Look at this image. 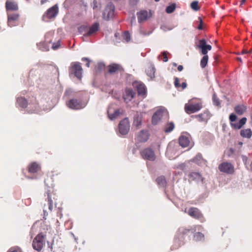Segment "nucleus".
Returning <instances> with one entry per match:
<instances>
[{
	"label": "nucleus",
	"instance_id": "1",
	"mask_svg": "<svg viewBox=\"0 0 252 252\" xmlns=\"http://www.w3.org/2000/svg\"><path fill=\"white\" fill-rule=\"evenodd\" d=\"M202 108V100L197 98H194L189 100L185 105V111L190 114L199 111Z\"/></svg>",
	"mask_w": 252,
	"mask_h": 252
},
{
	"label": "nucleus",
	"instance_id": "2",
	"mask_svg": "<svg viewBox=\"0 0 252 252\" xmlns=\"http://www.w3.org/2000/svg\"><path fill=\"white\" fill-rule=\"evenodd\" d=\"M199 43L198 47L201 49V54L204 55L200 61V66L204 68L206 66L208 62L209 57L207 55L208 51H210L212 49V46L206 44V41L205 39L200 40Z\"/></svg>",
	"mask_w": 252,
	"mask_h": 252
},
{
	"label": "nucleus",
	"instance_id": "3",
	"mask_svg": "<svg viewBox=\"0 0 252 252\" xmlns=\"http://www.w3.org/2000/svg\"><path fill=\"white\" fill-rule=\"evenodd\" d=\"M69 71L70 73L73 74L78 79H81L82 77L83 69L80 63H72L70 67Z\"/></svg>",
	"mask_w": 252,
	"mask_h": 252
},
{
	"label": "nucleus",
	"instance_id": "4",
	"mask_svg": "<svg viewBox=\"0 0 252 252\" xmlns=\"http://www.w3.org/2000/svg\"><path fill=\"white\" fill-rule=\"evenodd\" d=\"M140 154L142 158L146 160L153 161L155 160L156 158L154 150L150 148L144 149L140 151Z\"/></svg>",
	"mask_w": 252,
	"mask_h": 252
},
{
	"label": "nucleus",
	"instance_id": "5",
	"mask_svg": "<svg viewBox=\"0 0 252 252\" xmlns=\"http://www.w3.org/2000/svg\"><path fill=\"white\" fill-rule=\"evenodd\" d=\"M218 169L220 172L226 174H233L235 172L234 166L228 162L220 163L218 166Z\"/></svg>",
	"mask_w": 252,
	"mask_h": 252
},
{
	"label": "nucleus",
	"instance_id": "6",
	"mask_svg": "<svg viewBox=\"0 0 252 252\" xmlns=\"http://www.w3.org/2000/svg\"><path fill=\"white\" fill-rule=\"evenodd\" d=\"M45 244L44 235L40 233L37 235L34 239L32 242L33 248L37 251H40Z\"/></svg>",
	"mask_w": 252,
	"mask_h": 252
},
{
	"label": "nucleus",
	"instance_id": "7",
	"mask_svg": "<svg viewBox=\"0 0 252 252\" xmlns=\"http://www.w3.org/2000/svg\"><path fill=\"white\" fill-rule=\"evenodd\" d=\"M66 105L70 109L79 110L83 108L85 104L81 100L75 98L71 99L66 102Z\"/></svg>",
	"mask_w": 252,
	"mask_h": 252
},
{
	"label": "nucleus",
	"instance_id": "8",
	"mask_svg": "<svg viewBox=\"0 0 252 252\" xmlns=\"http://www.w3.org/2000/svg\"><path fill=\"white\" fill-rule=\"evenodd\" d=\"M58 13V7L55 5L49 8L45 13L43 15L42 19L45 21H47L48 19L54 18Z\"/></svg>",
	"mask_w": 252,
	"mask_h": 252
},
{
	"label": "nucleus",
	"instance_id": "9",
	"mask_svg": "<svg viewBox=\"0 0 252 252\" xmlns=\"http://www.w3.org/2000/svg\"><path fill=\"white\" fill-rule=\"evenodd\" d=\"M114 12L115 6L112 3H109L104 11L103 14V19L106 20H109L111 19L113 17L114 15Z\"/></svg>",
	"mask_w": 252,
	"mask_h": 252
},
{
	"label": "nucleus",
	"instance_id": "10",
	"mask_svg": "<svg viewBox=\"0 0 252 252\" xmlns=\"http://www.w3.org/2000/svg\"><path fill=\"white\" fill-rule=\"evenodd\" d=\"M130 128L129 122L128 118H126L122 120L119 125V130L122 135H126L128 133Z\"/></svg>",
	"mask_w": 252,
	"mask_h": 252
},
{
	"label": "nucleus",
	"instance_id": "11",
	"mask_svg": "<svg viewBox=\"0 0 252 252\" xmlns=\"http://www.w3.org/2000/svg\"><path fill=\"white\" fill-rule=\"evenodd\" d=\"M124 71V68L120 64L112 63L107 66V72L110 74L123 73Z\"/></svg>",
	"mask_w": 252,
	"mask_h": 252
},
{
	"label": "nucleus",
	"instance_id": "12",
	"mask_svg": "<svg viewBox=\"0 0 252 252\" xmlns=\"http://www.w3.org/2000/svg\"><path fill=\"white\" fill-rule=\"evenodd\" d=\"M133 85L136 88L139 95L145 97L147 94V89L145 84L141 82H135Z\"/></svg>",
	"mask_w": 252,
	"mask_h": 252
},
{
	"label": "nucleus",
	"instance_id": "13",
	"mask_svg": "<svg viewBox=\"0 0 252 252\" xmlns=\"http://www.w3.org/2000/svg\"><path fill=\"white\" fill-rule=\"evenodd\" d=\"M166 112L164 110L159 109L157 110L153 115L152 119V122L153 125H157L162 118L166 115Z\"/></svg>",
	"mask_w": 252,
	"mask_h": 252
},
{
	"label": "nucleus",
	"instance_id": "14",
	"mask_svg": "<svg viewBox=\"0 0 252 252\" xmlns=\"http://www.w3.org/2000/svg\"><path fill=\"white\" fill-rule=\"evenodd\" d=\"M18 13L8 14V25L10 27H14L18 25V21L19 18Z\"/></svg>",
	"mask_w": 252,
	"mask_h": 252
},
{
	"label": "nucleus",
	"instance_id": "15",
	"mask_svg": "<svg viewBox=\"0 0 252 252\" xmlns=\"http://www.w3.org/2000/svg\"><path fill=\"white\" fill-rule=\"evenodd\" d=\"M149 134L147 130H142L137 134L135 139L139 142H145L148 140Z\"/></svg>",
	"mask_w": 252,
	"mask_h": 252
},
{
	"label": "nucleus",
	"instance_id": "16",
	"mask_svg": "<svg viewBox=\"0 0 252 252\" xmlns=\"http://www.w3.org/2000/svg\"><path fill=\"white\" fill-rule=\"evenodd\" d=\"M189 181H196V182H203V178L202 175L199 172H190L188 174Z\"/></svg>",
	"mask_w": 252,
	"mask_h": 252
},
{
	"label": "nucleus",
	"instance_id": "17",
	"mask_svg": "<svg viewBox=\"0 0 252 252\" xmlns=\"http://www.w3.org/2000/svg\"><path fill=\"white\" fill-rule=\"evenodd\" d=\"M135 95V93L132 89L126 88L125 90V92L123 96L124 101L126 103H128L134 98Z\"/></svg>",
	"mask_w": 252,
	"mask_h": 252
},
{
	"label": "nucleus",
	"instance_id": "18",
	"mask_svg": "<svg viewBox=\"0 0 252 252\" xmlns=\"http://www.w3.org/2000/svg\"><path fill=\"white\" fill-rule=\"evenodd\" d=\"M179 143L183 148L188 147L190 143L189 135L187 134L181 135L179 138Z\"/></svg>",
	"mask_w": 252,
	"mask_h": 252
},
{
	"label": "nucleus",
	"instance_id": "19",
	"mask_svg": "<svg viewBox=\"0 0 252 252\" xmlns=\"http://www.w3.org/2000/svg\"><path fill=\"white\" fill-rule=\"evenodd\" d=\"M5 8L7 11H17L19 9L17 2L13 0H7L5 2Z\"/></svg>",
	"mask_w": 252,
	"mask_h": 252
},
{
	"label": "nucleus",
	"instance_id": "20",
	"mask_svg": "<svg viewBox=\"0 0 252 252\" xmlns=\"http://www.w3.org/2000/svg\"><path fill=\"white\" fill-rule=\"evenodd\" d=\"M195 117L197 119L199 122L207 123L211 118V114L209 111H205L202 113L195 115Z\"/></svg>",
	"mask_w": 252,
	"mask_h": 252
},
{
	"label": "nucleus",
	"instance_id": "21",
	"mask_svg": "<svg viewBox=\"0 0 252 252\" xmlns=\"http://www.w3.org/2000/svg\"><path fill=\"white\" fill-rule=\"evenodd\" d=\"M41 169L40 166L36 162L29 164L28 167V172L30 173H35Z\"/></svg>",
	"mask_w": 252,
	"mask_h": 252
},
{
	"label": "nucleus",
	"instance_id": "22",
	"mask_svg": "<svg viewBox=\"0 0 252 252\" xmlns=\"http://www.w3.org/2000/svg\"><path fill=\"white\" fill-rule=\"evenodd\" d=\"M99 28V24L98 23H94L91 27H90L89 30L84 34V35L89 36L92 35L98 31Z\"/></svg>",
	"mask_w": 252,
	"mask_h": 252
},
{
	"label": "nucleus",
	"instance_id": "23",
	"mask_svg": "<svg viewBox=\"0 0 252 252\" xmlns=\"http://www.w3.org/2000/svg\"><path fill=\"white\" fill-rule=\"evenodd\" d=\"M188 214L194 218H199L201 216V214L199 210L196 208L191 207L188 210Z\"/></svg>",
	"mask_w": 252,
	"mask_h": 252
},
{
	"label": "nucleus",
	"instance_id": "24",
	"mask_svg": "<svg viewBox=\"0 0 252 252\" xmlns=\"http://www.w3.org/2000/svg\"><path fill=\"white\" fill-rule=\"evenodd\" d=\"M138 21L141 23L146 21L148 17V13L147 10H143L137 13Z\"/></svg>",
	"mask_w": 252,
	"mask_h": 252
},
{
	"label": "nucleus",
	"instance_id": "25",
	"mask_svg": "<svg viewBox=\"0 0 252 252\" xmlns=\"http://www.w3.org/2000/svg\"><path fill=\"white\" fill-rule=\"evenodd\" d=\"M246 110L247 106L243 104L238 105L234 107V111L238 115H243Z\"/></svg>",
	"mask_w": 252,
	"mask_h": 252
},
{
	"label": "nucleus",
	"instance_id": "26",
	"mask_svg": "<svg viewBox=\"0 0 252 252\" xmlns=\"http://www.w3.org/2000/svg\"><path fill=\"white\" fill-rule=\"evenodd\" d=\"M156 69L153 65H149L146 69V72L147 75L150 77L151 79H153L155 77Z\"/></svg>",
	"mask_w": 252,
	"mask_h": 252
},
{
	"label": "nucleus",
	"instance_id": "27",
	"mask_svg": "<svg viewBox=\"0 0 252 252\" xmlns=\"http://www.w3.org/2000/svg\"><path fill=\"white\" fill-rule=\"evenodd\" d=\"M156 182L160 187L164 188L167 185V182L164 176H160L156 179Z\"/></svg>",
	"mask_w": 252,
	"mask_h": 252
},
{
	"label": "nucleus",
	"instance_id": "28",
	"mask_svg": "<svg viewBox=\"0 0 252 252\" xmlns=\"http://www.w3.org/2000/svg\"><path fill=\"white\" fill-rule=\"evenodd\" d=\"M17 102L18 104L22 108H25L28 106L27 100L23 97H20L17 98Z\"/></svg>",
	"mask_w": 252,
	"mask_h": 252
},
{
	"label": "nucleus",
	"instance_id": "29",
	"mask_svg": "<svg viewBox=\"0 0 252 252\" xmlns=\"http://www.w3.org/2000/svg\"><path fill=\"white\" fill-rule=\"evenodd\" d=\"M240 135L243 137L250 138L252 135V131L250 128L242 129L240 131Z\"/></svg>",
	"mask_w": 252,
	"mask_h": 252
},
{
	"label": "nucleus",
	"instance_id": "30",
	"mask_svg": "<svg viewBox=\"0 0 252 252\" xmlns=\"http://www.w3.org/2000/svg\"><path fill=\"white\" fill-rule=\"evenodd\" d=\"M55 197V194H51L48 192L47 199L49 205H57L58 203Z\"/></svg>",
	"mask_w": 252,
	"mask_h": 252
},
{
	"label": "nucleus",
	"instance_id": "31",
	"mask_svg": "<svg viewBox=\"0 0 252 252\" xmlns=\"http://www.w3.org/2000/svg\"><path fill=\"white\" fill-rule=\"evenodd\" d=\"M174 127L175 125L173 122H168L165 125L164 131L166 133H169L174 129Z\"/></svg>",
	"mask_w": 252,
	"mask_h": 252
},
{
	"label": "nucleus",
	"instance_id": "32",
	"mask_svg": "<svg viewBox=\"0 0 252 252\" xmlns=\"http://www.w3.org/2000/svg\"><path fill=\"white\" fill-rule=\"evenodd\" d=\"M179 82H180L179 79L177 77H176L175 78V81H174V85H175V87L177 88H179L180 87H181L182 90L185 89L187 86V83L186 82H183L182 83L181 85H180L179 83Z\"/></svg>",
	"mask_w": 252,
	"mask_h": 252
},
{
	"label": "nucleus",
	"instance_id": "33",
	"mask_svg": "<svg viewBox=\"0 0 252 252\" xmlns=\"http://www.w3.org/2000/svg\"><path fill=\"white\" fill-rule=\"evenodd\" d=\"M120 114V110L117 109L113 113H110V110H108V115L110 119L113 120L116 119Z\"/></svg>",
	"mask_w": 252,
	"mask_h": 252
},
{
	"label": "nucleus",
	"instance_id": "34",
	"mask_svg": "<svg viewBox=\"0 0 252 252\" xmlns=\"http://www.w3.org/2000/svg\"><path fill=\"white\" fill-rule=\"evenodd\" d=\"M203 160L201 154H197L193 159L192 161L199 164L201 163V161Z\"/></svg>",
	"mask_w": 252,
	"mask_h": 252
},
{
	"label": "nucleus",
	"instance_id": "35",
	"mask_svg": "<svg viewBox=\"0 0 252 252\" xmlns=\"http://www.w3.org/2000/svg\"><path fill=\"white\" fill-rule=\"evenodd\" d=\"M176 8V4L175 3H172V4L168 6L166 8V12L167 13H171L174 12Z\"/></svg>",
	"mask_w": 252,
	"mask_h": 252
},
{
	"label": "nucleus",
	"instance_id": "36",
	"mask_svg": "<svg viewBox=\"0 0 252 252\" xmlns=\"http://www.w3.org/2000/svg\"><path fill=\"white\" fill-rule=\"evenodd\" d=\"M194 239L196 241L203 240L204 239V235L200 232H197L194 235Z\"/></svg>",
	"mask_w": 252,
	"mask_h": 252
},
{
	"label": "nucleus",
	"instance_id": "37",
	"mask_svg": "<svg viewBox=\"0 0 252 252\" xmlns=\"http://www.w3.org/2000/svg\"><path fill=\"white\" fill-rule=\"evenodd\" d=\"M190 7L195 11H198L200 9V7L198 6V2L197 1H192L190 3Z\"/></svg>",
	"mask_w": 252,
	"mask_h": 252
},
{
	"label": "nucleus",
	"instance_id": "38",
	"mask_svg": "<svg viewBox=\"0 0 252 252\" xmlns=\"http://www.w3.org/2000/svg\"><path fill=\"white\" fill-rule=\"evenodd\" d=\"M54 33L52 32H47L45 35V39L46 41L48 43H51L52 42V38L53 36Z\"/></svg>",
	"mask_w": 252,
	"mask_h": 252
},
{
	"label": "nucleus",
	"instance_id": "39",
	"mask_svg": "<svg viewBox=\"0 0 252 252\" xmlns=\"http://www.w3.org/2000/svg\"><path fill=\"white\" fill-rule=\"evenodd\" d=\"M213 100L214 105L218 106L220 105V103L219 99L218 98L217 95L215 94H214L213 95Z\"/></svg>",
	"mask_w": 252,
	"mask_h": 252
},
{
	"label": "nucleus",
	"instance_id": "40",
	"mask_svg": "<svg viewBox=\"0 0 252 252\" xmlns=\"http://www.w3.org/2000/svg\"><path fill=\"white\" fill-rule=\"evenodd\" d=\"M123 38L126 42H128L130 40V35L128 32H126L123 35Z\"/></svg>",
	"mask_w": 252,
	"mask_h": 252
},
{
	"label": "nucleus",
	"instance_id": "41",
	"mask_svg": "<svg viewBox=\"0 0 252 252\" xmlns=\"http://www.w3.org/2000/svg\"><path fill=\"white\" fill-rule=\"evenodd\" d=\"M142 120L141 118L137 117L134 119V124L136 126V127H138L141 125Z\"/></svg>",
	"mask_w": 252,
	"mask_h": 252
},
{
	"label": "nucleus",
	"instance_id": "42",
	"mask_svg": "<svg viewBox=\"0 0 252 252\" xmlns=\"http://www.w3.org/2000/svg\"><path fill=\"white\" fill-rule=\"evenodd\" d=\"M229 120L230 122H233L236 120L237 119V116L236 115L232 113L229 115Z\"/></svg>",
	"mask_w": 252,
	"mask_h": 252
},
{
	"label": "nucleus",
	"instance_id": "43",
	"mask_svg": "<svg viewBox=\"0 0 252 252\" xmlns=\"http://www.w3.org/2000/svg\"><path fill=\"white\" fill-rule=\"evenodd\" d=\"M247 122V118L245 117L242 118L239 122V125L241 126V127L244 126Z\"/></svg>",
	"mask_w": 252,
	"mask_h": 252
},
{
	"label": "nucleus",
	"instance_id": "44",
	"mask_svg": "<svg viewBox=\"0 0 252 252\" xmlns=\"http://www.w3.org/2000/svg\"><path fill=\"white\" fill-rule=\"evenodd\" d=\"M231 126L234 128V129H240L242 127L241 126H240V125H239V123H236V124H231Z\"/></svg>",
	"mask_w": 252,
	"mask_h": 252
},
{
	"label": "nucleus",
	"instance_id": "45",
	"mask_svg": "<svg viewBox=\"0 0 252 252\" xmlns=\"http://www.w3.org/2000/svg\"><path fill=\"white\" fill-rule=\"evenodd\" d=\"M78 31L82 33L83 32H85L86 31H88V29L86 26H81L78 28Z\"/></svg>",
	"mask_w": 252,
	"mask_h": 252
},
{
	"label": "nucleus",
	"instance_id": "46",
	"mask_svg": "<svg viewBox=\"0 0 252 252\" xmlns=\"http://www.w3.org/2000/svg\"><path fill=\"white\" fill-rule=\"evenodd\" d=\"M162 55L163 56L162 61L164 62H167L168 61V58L167 56V53L165 52L162 53Z\"/></svg>",
	"mask_w": 252,
	"mask_h": 252
},
{
	"label": "nucleus",
	"instance_id": "47",
	"mask_svg": "<svg viewBox=\"0 0 252 252\" xmlns=\"http://www.w3.org/2000/svg\"><path fill=\"white\" fill-rule=\"evenodd\" d=\"M60 46V44L59 42H58L57 43H53V44L52 45V48L54 50H56V49H58Z\"/></svg>",
	"mask_w": 252,
	"mask_h": 252
},
{
	"label": "nucleus",
	"instance_id": "48",
	"mask_svg": "<svg viewBox=\"0 0 252 252\" xmlns=\"http://www.w3.org/2000/svg\"><path fill=\"white\" fill-rule=\"evenodd\" d=\"M139 0H129V4L131 5H135L137 4Z\"/></svg>",
	"mask_w": 252,
	"mask_h": 252
},
{
	"label": "nucleus",
	"instance_id": "49",
	"mask_svg": "<svg viewBox=\"0 0 252 252\" xmlns=\"http://www.w3.org/2000/svg\"><path fill=\"white\" fill-rule=\"evenodd\" d=\"M82 60L83 61H86L87 62V63L86 64V65L88 67H90V61H89V60L88 59V58H83L82 59Z\"/></svg>",
	"mask_w": 252,
	"mask_h": 252
},
{
	"label": "nucleus",
	"instance_id": "50",
	"mask_svg": "<svg viewBox=\"0 0 252 252\" xmlns=\"http://www.w3.org/2000/svg\"><path fill=\"white\" fill-rule=\"evenodd\" d=\"M202 229V227L201 225H195L194 227V231H196V230L200 231V230H201Z\"/></svg>",
	"mask_w": 252,
	"mask_h": 252
},
{
	"label": "nucleus",
	"instance_id": "51",
	"mask_svg": "<svg viewBox=\"0 0 252 252\" xmlns=\"http://www.w3.org/2000/svg\"><path fill=\"white\" fill-rule=\"evenodd\" d=\"M198 29L199 30H201L203 29V27H202V20L200 19V24L198 25Z\"/></svg>",
	"mask_w": 252,
	"mask_h": 252
},
{
	"label": "nucleus",
	"instance_id": "52",
	"mask_svg": "<svg viewBox=\"0 0 252 252\" xmlns=\"http://www.w3.org/2000/svg\"><path fill=\"white\" fill-rule=\"evenodd\" d=\"M178 70L179 71H181L183 70V66L182 65H179L178 66Z\"/></svg>",
	"mask_w": 252,
	"mask_h": 252
},
{
	"label": "nucleus",
	"instance_id": "53",
	"mask_svg": "<svg viewBox=\"0 0 252 252\" xmlns=\"http://www.w3.org/2000/svg\"><path fill=\"white\" fill-rule=\"evenodd\" d=\"M135 22V17L134 15H133L131 17V25H132L133 22Z\"/></svg>",
	"mask_w": 252,
	"mask_h": 252
},
{
	"label": "nucleus",
	"instance_id": "54",
	"mask_svg": "<svg viewBox=\"0 0 252 252\" xmlns=\"http://www.w3.org/2000/svg\"><path fill=\"white\" fill-rule=\"evenodd\" d=\"M11 252H22L21 250L19 248H17L14 250H13Z\"/></svg>",
	"mask_w": 252,
	"mask_h": 252
},
{
	"label": "nucleus",
	"instance_id": "55",
	"mask_svg": "<svg viewBox=\"0 0 252 252\" xmlns=\"http://www.w3.org/2000/svg\"><path fill=\"white\" fill-rule=\"evenodd\" d=\"M97 1L94 0L93 1V8L94 9L95 7H97Z\"/></svg>",
	"mask_w": 252,
	"mask_h": 252
},
{
	"label": "nucleus",
	"instance_id": "56",
	"mask_svg": "<svg viewBox=\"0 0 252 252\" xmlns=\"http://www.w3.org/2000/svg\"><path fill=\"white\" fill-rule=\"evenodd\" d=\"M186 165L185 164L183 163L181 165H179V168L182 169V170H183L184 168L185 167Z\"/></svg>",
	"mask_w": 252,
	"mask_h": 252
},
{
	"label": "nucleus",
	"instance_id": "57",
	"mask_svg": "<svg viewBox=\"0 0 252 252\" xmlns=\"http://www.w3.org/2000/svg\"><path fill=\"white\" fill-rule=\"evenodd\" d=\"M179 231L180 232H182V233H185V232H184V228H181L179 229Z\"/></svg>",
	"mask_w": 252,
	"mask_h": 252
},
{
	"label": "nucleus",
	"instance_id": "58",
	"mask_svg": "<svg viewBox=\"0 0 252 252\" xmlns=\"http://www.w3.org/2000/svg\"><path fill=\"white\" fill-rule=\"evenodd\" d=\"M250 52H251V51H250ZM249 53V52L246 51H245V50H243V51H242V54H246V53Z\"/></svg>",
	"mask_w": 252,
	"mask_h": 252
},
{
	"label": "nucleus",
	"instance_id": "59",
	"mask_svg": "<svg viewBox=\"0 0 252 252\" xmlns=\"http://www.w3.org/2000/svg\"><path fill=\"white\" fill-rule=\"evenodd\" d=\"M53 206H48L49 209L51 211L53 209Z\"/></svg>",
	"mask_w": 252,
	"mask_h": 252
},
{
	"label": "nucleus",
	"instance_id": "60",
	"mask_svg": "<svg viewBox=\"0 0 252 252\" xmlns=\"http://www.w3.org/2000/svg\"><path fill=\"white\" fill-rule=\"evenodd\" d=\"M246 1V0H241V4L242 5Z\"/></svg>",
	"mask_w": 252,
	"mask_h": 252
},
{
	"label": "nucleus",
	"instance_id": "61",
	"mask_svg": "<svg viewBox=\"0 0 252 252\" xmlns=\"http://www.w3.org/2000/svg\"><path fill=\"white\" fill-rule=\"evenodd\" d=\"M46 1H47V0H41V4H43V3H44Z\"/></svg>",
	"mask_w": 252,
	"mask_h": 252
},
{
	"label": "nucleus",
	"instance_id": "62",
	"mask_svg": "<svg viewBox=\"0 0 252 252\" xmlns=\"http://www.w3.org/2000/svg\"><path fill=\"white\" fill-rule=\"evenodd\" d=\"M237 60H238V61H239L240 62H242L241 59L240 58H237Z\"/></svg>",
	"mask_w": 252,
	"mask_h": 252
},
{
	"label": "nucleus",
	"instance_id": "63",
	"mask_svg": "<svg viewBox=\"0 0 252 252\" xmlns=\"http://www.w3.org/2000/svg\"><path fill=\"white\" fill-rule=\"evenodd\" d=\"M27 200L29 201L28 203H30V202H30V199H28V200Z\"/></svg>",
	"mask_w": 252,
	"mask_h": 252
},
{
	"label": "nucleus",
	"instance_id": "64",
	"mask_svg": "<svg viewBox=\"0 0 252 252\" xmlns=\"http://www.w3.org/2000/svg\"><path fill=\"white\" fill-rule=\"evenodd\" d=\"M156 1H159L160 0H155Z\"/></svg>",
	"mask_w": 252,
	"mask_h": 252
}]
</instances>
